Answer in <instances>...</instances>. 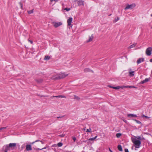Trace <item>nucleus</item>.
<instances>
[{"instance_id": "nucleus-37", "label": "nucleus", "mask_w": 152, "mask_h": 152, "mask_svg": "<svg viewBox=\"0 0 152 152\" xmlns=\"http://www.w3.org/2000/svg\"><path fill=\"white\" fill-rule=\"evenodd\" d=\"M19 4L21 6V7L22 8L23 7V4L21 2L19 3Z\"/></svg>"}, {"instance_id": "nucleus-8", "label": "nucleus", "mask_w": 152, "mask_h": 152, "mask_svg": "<svg viewBox=\"0 0 152 152\" xmlns=\"http://www.w3.org/2000/svg\"><path fill=\"white\" fill-rule=\"evenodd\" d=\"M72 18L70 17L67 20V25L68 26H70L71 25V23L72 21Z\"/></svg>"}, {"instance_id": "nucleus-24", "label": "nucleus", "mask_w": 152, "mask_h": 152, "mask_svg": "<svg viewBox=\"0 0 152 152\" xmlns=\"http://www.w3.org/2000/svg\"><path fill=\"white\" fill-rule=\"evenodd\" d=\"M62 145H63L62 143L61 142H59L58 143V146L59 147L62 146Z\"/></svg>"}, {"instance_id": "nucleus-29", "label": "nucleus", "mask_w": 152, "mask_h": 152, "mask_svg": "<svg viewBox=\"0 0 152 152\" xmlns=\"http://www.w3.org/2000/svg\"><path fill=\"white\" fill-rule=\"evenodd\" d=\"M70 9H71L70 8H66L65 9H64V10H66V11H69L70 10Z\"/></svg>"}, {"instance_id": "nucleus-18", "label": "nucleus", "mask_w": 152, "mask_h": 152, "mask_svg": "<svg viewBox=\"0 0 152 152\" xmlns=\"http://www.w3.org/2000/svg\"><path fill=\"white\" fill-rule=\"evenodd\" d=\"M118 148L119 151H123L122 148V146L121 145H118Z\"/></svg>"}, {"instance_id": "nucleus-48", "label": "nucleus", "mask_w": 152, "mask_h": 152, "mask_svg": "<svg viewBox=\"0 0 152 152\" xmlns=\"http://www.w3.org/2000/svg\"><path fill=\"white\" fill-rule=\"evenodd\" d=\"M123 121L126 123H127V121L125 120H123Z\"/></svg>"}, {"instance_id": "nucleus-9", "label": "nucleus", "mask_w": 152, "mask_h": 152, "mask_svg": "<svg viewBox=\"0 0 152 152\" xmlns=\"http://www.w3.org/2000/svg\"><path fill=\"white\" fill-rule=\"evenodd\" d=\"M26 150L27 151H28L32 150V148L31 145H27L26 147Z\"/></svg>"}, {"instance_id": "nucleus-20", "label": "nucleus", "mask_w": 152, "mask_h": 152, "mask_svg": "<svg viewBox=\"0 0 152 152\" xmlns=\"http://www.w3.org/2000/svg\"><path fill=\"white\" fill-rule=\"evenodd\" d=\"M136 44H133L130 45L129 47L130 48H132L135 47Z\"/></svg>"}, {"instance_id": "nucleus-30", "label": "nucleus", "mask_w": 152, "mask_h": 152, "mask_svg": "<svg viewBox=\"0 0 152 152\" xmlns=\"http://www.w3.org/2000/svg\"><path fill=\"white\" fill-rule=\"evenodd\" d=\"M91 129L90 128L89 129H86V132H91Z\"/></svg>"}, {"instance_id": "nucleus-55", "label": "nucleus", "mask_w": 152, "mask_h": 152, "mask_svg": "<svg viewBox=\"0 0 152 152\" xmlns=\"http://www.w3.org/2000/svg\"><path fill=\"white\" fill-rule=\"evenodd\" d=\"M39 141L41 142L42 144H43V142L42 141L39 140Z\"/></svg>"}, {"instance_id": "nucleus-59", "label": "nucleus", "mask_w": 152, "mask_h": 152, "mask_svg": "<svg viewBox=\"0 0 152 152\" xmlns=\"http://www.w3.org/2000/svg\"><path fill=\"white\" fill-rule=\"evenodd\" d=\"M151 17H152V14H151Z\"/></svg>"}, {"instance_id": "nucleus-53", "label": "nucleus", "mask_w": 152, "mask_h": 152, "mask_svg": "<svg viewBox=\"0 0 152 152\" xmlns=\"http://www.w3.org/2000/svg\"><path fill=\"white\" fill-rule=\"evenodd\" d=\"M97 136H96L94 137V140L97 137Z\"/></svg>"}, {"instance_id": "nucleus-52", "label": "nucleus", "mask_w": 152, "mask_h": 152, "mask_svg": "<svg viewBox=\"0 0 152 152\" xmlns=\"http://www.w3.org/2000/svg\"><path fill=\"white\" fill-rule=\"evenodd\" d=\"M46 148L45 147L43 148H41V149H42H42H46Z\"/></svg>"}, {"instance_id": "nucleus-6", "label": "nucleus", "mask_w": 152, "mask_h": 152, "mask_svg": "<svg viewBox=\"0 0 152 152\" xmlns=\"http://www.w3.org/2000/svg\"><path fill=\"white\" fill-rule=\"evenodd\" d=\"M78 6L84 5V1L83 0H79L77 2Z\"/></svg>"}, {"instance_id": "nucleus-11", "label": "nucleus", "mask_w": 152, "mask_h": 152, "mask_svg": "<svg viewBox=\"0 0 152 152\" xmlns=\"http://www.w3.org/2000/svg\"><path fill=\"white\" fill-rule=\"evenodd\" d=\"M127 117H137V116L136 115H135L133 114H128L127 115Z\"/></svg>"}, {"instance_id": "nucleus-47", "label": "nucleus", "mask_w": 152, "mask_h": 152, "mask_svg": "<svg viewBox=\"0 0 152 152\" xmlns=\"http://www.w3.org/2000/svg\"><path fill=\"white\" fill-rule=\"evenodd\" d=\"M60 95L55 96H53V97H60Z\"/></svg>"}, {"instance_id": "nucleus-36", "label": "nucleus", "mask_w": 152, "mask_h": 152, "mask_svg": "<svg viewBox=\"0 0 152 152\" xmlns=\"http://www.w3.org/2000/svg\"><path fill=\"white\" fill-rule=\"evenodd\" d=\"M19 4L21 6V7L22 8L23 7V4L21 2L19 3Z\"/></svg>"}, {"instance_id": "nucleus-15", "label": "nucleus", "mask_w": 152, "mask_h": 152, "mask_svg": "<svg viewBox=\"0 0 152 152\" xmlns=\"http://www.w3.org/2000/svg\"><path fill=\"white\" fill-rule=\"evenodd\" d=\"M124 87H125V88H137V87H136L135 86H124Z\"/></svg>"}, {"instance_id": "nucleus-7", "label": "nucleus", "mask_w": 152, "mask_h": 152, "mask_svg": "<svg viewBox=\"0 0 152 152\" xmlns=\"http://www.w3.org/2000/svg\"><path fill=\"white\" fill-rule=\"evenodd\" d=\"M144 61V58H139L137 60V63L138 64L141 63V62H143Z\"/></svg>"}, {"instance_id": "nucleus-13", "label": "nucleus", "mask_w": 152, "mask_h": 152, "mask_svg": "<svg viewBox=\"0 0 152 152\" xmlns=\"http://www.w3.org/2000/svg\"><path fill=\"white\" fill-rule=\"evenodd\" d=\"M134 71H129V75L130 77H133L134 75Z\"/></svg>"}, {"instance_id": "nucleus-33", "label": "nucleus", "mask_w": 152, "mask_h": 152, "mask_svg": "<svg viewBox=\"0 0 152 152\" xmlns=\"http://www.w3.org/2000/svg\"><path fill=\"white\" fill-rule=\"evenodd\" d=\"M39 140H36L34 142H32L31 143V144L32 145H33V144L34 143H35V142H39Z\"/></svg>"}, {"instance_id": "nucleus-43", "label": "nucleus", "mask_w": 152, "mask_h": 152, "mask_svg": "<svg viewBox=\"0 0 152 152\" xmlns=\"http://www.w3.org/2000/svg\"><path fill=\"white\" fill-rule=\"evenodd\" d=\"M125 152H129V151L127 149H125Z\"/></svg>"}, {"instance_id": "nucleus-3", "label": "nucleus", "mask_w": 152, "mask_h": 152, "mask_svg": "<svg viewBox=\"0 0 152 152\" xmlns=\"http://www.w3.org/2000/svg\"><path fill=\"white\" fill-rule=\"evenodd\" d=\"M152 52V48L150 47H149L146 49L145 52L146 54L148 56H150L151 55Z\"/></svg>"}, {"instance_id": "nucleus-5", "label": "nucleus", "mask_w": 152, "mask_h": 152, "mask_svg": "<svg viewBox=\"0 0 152 152\" xmlns=\"http://www.w3.org/2000/svg\"><path fill=\"white\" fill-rule=\"evenodd\" d=\"M8 147L13 149L16 146V144L15 143H10L8 145Z\"/></svg>"}, {"instance_id": "nucleus-14", "label": "nucleus", "mask_w": 152, "mask_h": 152, "mask_svg": "<svg viewBox=\"0 0 152 152\" xmlns=\"http://www.w3.org/2000/svg\"><path fill=\"white\" fill-rule=\"evenodd\" d=\"M108 87H109L110 88H113L115 89H119L120 88V87L119 86H117V87H113L112 86H108Z\"/></svg>"}, {"instance_id": "nucleus-27", "label": "nucleus", "mask_w": 152, "mask_h": 152, "mask_svg": "<svg viewBox=\"0 0 152 152\" xmlns=\"http://www.w3.org/2000/svg\"><path fill=\"white\" fill-rule=\"evenodd\" d=\"M150 78H146L144 80V81L145 83L148 82L149 80H150Z\"/></svg>"}, {"instance_id": "nucleus-23", "label": "nucleus", "mask_w": 152, "mask_h": 152, "mask_svg": "<svg viewBox=\"0 0 152 152\" xmlns=\"http://www.w3.org/2000/svg\"><path fill=\"white\" fill-rule=\"evenodd\" d=\"M121 133H117L116 134V136L117 137L119 138L121 135Z\"/></svg>"}, {"instance_id": "nucleus-49", "label": "nucleus", "mask_w": 152, "mask_h": 152, "mask_svg": "<svg viewBox=\"0 0 152 152\" xmlns=\"http://www.w3.org/2000/svg\"><path fill=\"white\" fill-rule=\"evenodd\" d=\"M109 150L110 152H113V151L110 149V148H109Z\"/></svg>"}, {"instance_id": "nucleus-25", "label": "nucleus", "mask_w": 152, "mask_h": 152, "mask_svg": "<svg viewBox=\"0 0 152 152\" xmlns=\"http://www.w3.org/2000/svg\"><path fill=\"white\" fill-rule=\"evenodd\" d=\"M33 12V10H31L28 12V14H31V13H32Z\"/></svg>"}, {"instance_id": "nucleus-17", "label": "nucleus", "mask_w": 152, "mask_h": 152, "mask_svg": "<svg viewBox=\"0 0 152 152\" xmlns=\"http://www.w3.org/2000/svg\"><path fill=\"white\" fill-rule=\"evenodd\" d=\"M50 59V57L49 56H45L44 60H48Z\"/></svg>"}, {"instance_id": "nucleus-45", "label": "nucleus", "mask_w": 152, "mask_h": 152, "mask_svg": "<svg viewBox=\"0 0 152 152\" xmlns=\"http://www.w3.org/2000/svg\"><path fill=\"white\" fill-rule=\"evenodd\" d=\"M51 2H52L53 1H55L56 2H57L58 1V0H50Z\"/></svg>"}, {"instance_id": "nucleus-2", "label": "nucleus", "mask_w": 152, "mask_h": 152, "mask_svg": "<svg viewBox=\"0 0 152 152\" xmlns=\"http://www.w3.org/2000/svg\"><path fill=\"white\" fill-rule=\"evenodd\" d=\"M68 74H66L64 73H59L58 76L54 78L56 80L61 79L64 78L68 76Z\"/></svg>"}, {"instance_id": "nucleus-31", "label": "nucleus", "mask_w": 152, "mask_h": 152, "mask_svg": "<svg viewBox=\"0 0 152 152\" xmlns=\"http://www.w3.org/2000/svg\"><path fill=\"white\" fill-rule=\"evenodd\" d=\"M34 149L36 151L42 150V149H40L38 148H34Z\"/></svg>"}, {"instance_id": "nucleus-34", "label": "nucleus", "mask_w": 152, "mask_h": 152, "mask_svg": "<svg viewBox=\"0 0 152 152\" xmlns=\"http://www.w3.org/2000/svg\"><path fill=\"white\" fill-rule=\"evenodd\" d=\"M7 128V127H1L0 128V130H1L3 129H6Z\"/></svg>"}, {"instance_id": "nucleus-12", "label": "nucleus", "mask_w": 152, "mask_h": 152, "mask_svg": "<svg viewBox=\"0 0 152 152\" xmlns=\"http://www.w3.org/2000/svg\"><path fill=\"white\" fill-rule=\"evenodd\" d=\"M89 39L87 40V42H89L92 41L93 37V35L92 34L91 36H89Z\"/></svg>"}, {"instance_id": "nucleus-19", "label": "nucleus", "mask_w": 152, "mask_h": 152, "mask_svg": "<svg viewBox=\"0 0 152 152\" xmlns=\"http://www.w3.org/2000/svg\"><path fill=\"white\" fill-rule=\"evenodd\" d=\"M84 71L85 72H90L91 71L93 72V71L89 69V68H86L84 69Z\"/></svg>"}, {"instance_id": "nucleus-42", "label": "nucleus", "mask_w": 152, "mask_h": 152, "mask_svg": "<svg viewBox=\"0 0 152 152\" xmlns=\"http://www.w3.org/2000/svg\"><path fill=\"white\" fill-rule=\"evenodd\" d=\"M145 83V82L144 81V80H143V81H141V82H140V83H141V84H143V83Z\"/></svg>"}, {"instance_id": "nucleus-1", "label": "nucleus", "mask_w": 152, "mask_h": 152, "mask_svg": "<svg viewBox=\"0 0 152 152\" xmlns=\"http://www.w3.org/2000/svg\"><path fill=\"white\" fill-rule=\"evenodd\" d=\"M132 142L134 145L135 147L136 148H139L140 146L141 142L139 140H137L136 138H132Z\"/></svg>"}, {"instance_id": "nucleus-16", "label": "nucleus", "mask_w": 152, "mask_h": 152, "mask_svg": "<svg viewBox=\"0 0 152 152\" xmlns=\"http://www.w3.org/2000/svg\"><path fill=\"white\" fill-rule=\"evenodd\" d=\"M36 81L38 83H40L42 82L43 80L42 79H37L36 80Z\"/></svg>"}, {"instance_id": "nucleus-46", "label": "nucleus", "mask_w": 152, "mask_h": 152, "mask_svg": "<svg viewBox=\"0 0 152 152\" xmlns=\"http://www.w3.org/2000/svg\"><path fill=\"white\" fill-rule=\"evenodd\" d=\"M63 117V116H61V117H57V118H58V119H60V118H62Z\"/></svg>"}, {"instance_id": "nucleus-39", "label": "nucleus", "mask_w": 152, "mask_h": 152, "mask_svg": "<svg viewBox=\"0 0 152 152\" xmlns=\"http://www.w3.org/2000/svg\"><path fill=\"white\" fill-rule=\"evenodd\" d=\"M88 140H94V137L90 138L89 139H88Z\"/></svg>"}, {"instance_id": "nucleus-21", "label": "nucleus", "mask_w": 152, "mask_h": 152, "mask_svg": "<svg viewBox=\"0 0 152 152\" xmlns=\"http://www.w3.org/2000/svg\"><path fill=\"white\" fill-rule=\"evenodd\" d=\"M8 145H7L5 146V150L7 151L10 150V147H8Z\"/></svg>"}, {"instance_id": "nucleus-51", "label": "nucleus", "mask_w": 152, "mask_h": 152, "mask_svg": "<svg viewBox=\"0 0 152 152\" xmlns=\"http://www.w3.org/2000/svg\"><path fill=\"white\" fill-rule=\"evenodd\" d=\"M124 86H121V87H120V88H125V87H124Z\"/></svg>"}, {"instance_id": "nucleus-28", "label": "nucleus", "mask_w": 152, "mask_h": 152, "mask_svg": "<svg viewBox=\"0 0 152 152\" xmlns=\"http://www.w3.org/2000/svg\"><path fill=\"white\" fill-rule=\"evenodd\" d=\"M74 98L76 99H80V98H79V97L78 96H77L76 95H74Z\"/></svg>"}, {"instance_id": "nucleus-54", "label": "nucleus", "mask_w": 152, "mask_h": 152, "mask_svg": "<svg viewBox=\"0 0 152 152\" xmlns=\"http://www.w3.org/2000/svg\"><path fill=\"white\" fill-rule=\"evenodd\" d=\"M97 136H96L94 137V140L97 137Z\"/></svg>"}, {"instance_id": "nucleus-50", "label": "nucleus", "mask_w": 152, "mask_h": 152, "mask_svg": "<svg viewBox=\"0 0 152 152\" xmlns=\"http://www.w3.org/2000/svg\"><path fill=\"white\" fill-rule=\"evenodd\" d=\"M149 61L150 62H152V59H150Z\"/></svg>"}, {"instance_id": "nucleus-41", "label": "nucleus", "mask_w": 152, "mask_h": 152, "mask_svg": "<svg viewBox=\"0 0 152 152\" xmlns=\"http://www.w3.org/2000/svg\"><path fill=\"white\" fill-rule=\"evenodd\" d=\"M60 97L66 98V97L64 96L60 95Z\"/></svg>"}, {"instance_id": "nucleus-40", "label": "nucleus", "mask_w": 152, "mask_h": 152, "mask_svg": "<svg viewBox=\"0 0 152 152\" xmlns=\"http://www.w3.org/2000/svg\"><path fill=\"white\" fill-rule=\"evenodd\" d=\"M73 140L74 142H75L76 140V138L75 137H73Z\"/></svg>"}, {"instance_id": "nucleus-56", "label": "nucleus", "mask_w": 152, "mask_h": 152, "mask_svg": "<svg viewBox=\"0 0 152 152\" xmlns=\"http://www.w3.org/2000/svg\"><path fill=\"white\" fill-rule=\"evenodd\" d=\"M7 151H7V150H5L4 152H7Z\"/></svg>"}, {"instance_id": "nucleus-4", "label": "nucleus", "mask_w": 152, "mask_h": 152, "mask_svg": "<svg viewBox=\"0 0 152 152\" xmlns=\"http://www.w3.org/2000/svg\"><path fill=\"white\" fill-rule=\"evenodd\" d=\"M136 6V5L134 4H131L128 5L126 6L125 8V10H127L129 9H132Z\"/></svg>"}, {"instance_id": "nucleus-32", "label": "nucleus", "mask_w": 152, "mask_h": 152, "mask_svg": "<svg viewBox=\"0 0 152 152\" xmlns=\"http://www.w3.org/2000/svg\"><path fill=\"white\" fill-rule=\"evenodd\" d=\"M136 138H137V139L139 140H142V138L141 137L139 136H138L137 137H136Z\"/></svg>"}, {"instance_id": "nucleus-38", "label": "nucleus", "mask_w": 152, "mask_h": 152, "mask_svg": "<svg viewBox=\"0 0 152 152\" xmlns=\"http://www.w3.org/2000/svg\"><path fill=\"white\" fill-rule=\"evenodd\" d=\"M28 41L29 42H30L31 44H32L33 43V42L32 41L29 40V39H28Z\"/></svg>"}, {"instance_id": "nucleus-10", "label": "nucleus", "mask_w": 152, "mask_h": 152, "mask_svg": "<svg viewBox=\"0 0 152 152\" xmlns=\"http://www.w3.org/2000/svg\"><path fill=\"white\" fill-rule=\"evenodd\" d=\"M62 24V23L61 22L58 23H55L54 25V26L55 27L57 28L61 25Z\"/></svg>"}, {"instance_id": "nucleus-35", "label": "nucleus", "mask_w": 152, "mask_h": 152, "mask_svg": "<svg viewBox=\"0 0 152 152\" xmlns=\"http://www.w3.org/2000/svg\"><path fill=\"white\" fill-rule=\"evenodd\" d=\"M142 117H144L145 118H149L148 117V116H145L144 115H143Z\"/></svg>"}, {"instance_id": "nucleus-58", "label": "nucleus", "mask_w": 152, "mask_h": 152, "mask_svg": "<svg viewBox=\"0 0 152 152\" xmlns=\"http://www.w3.org/2000/svg\"><path fill=\"white\" fill-rule=\"evenodd\" d=\"M84 142H86V141H84Z\"/></svg>"}, {"instance_id": "nucleus-44", "label": "nucleus", "mask_w": 152, "mask_h": 152, "mask_svg": "<svg viewBox=\"0 0 152 152\" xmlns=\"http://www.w3.org/2000/svg\"><path fill=\"white\" fill-rule=\"evenodd\" d=\"M59 136L61 137H63L64 136V134H61V135H60Z\"/></svg>"}, {"instance_id": "nucleus-57", "label": "nucleus", "mask_w": 152, "mask_h": 152, "mask_svg": "<svg viewBox=\"0 0 152 152\" xmlns=\"http://www.w3.org/2000/svg\"><path fill=\"white\" fill-rule=\"evenodd\" d=\"M85 129H86V127L84 129V130H85Z\"/></svg>"}, {"instance_id": "nucleus-26", "label": "nucleus", "mask_w": 152, "mask_h": 152, "mask_svg": "<svg viewBox=\"0 0 152 152\" xmlns=\"http://www.w3.org/2000/svg\"><path fill=\"white\" fill-rule=\"evenodd\" d=\"M119 20V18L118 17H117V18L115 19L114 21L115 22H117L118 20Z\"/></svg>"}, {"instance_id": "nucleus-22", "label": "nucleus", "mask_w": 152, "mask_h": 152, "mask_svg": "<svg viewBox=\"0 0 152 152\" xmlns=\"http://www.w3.org/2000/svg\"><path fill=\"white\" fill-rule=\"evenodd\" d=\"M134 121H135L138 124H141V123L140 121L135 119H132Z\"/></svg>"}]
</instances>
